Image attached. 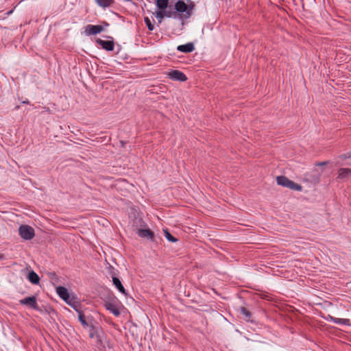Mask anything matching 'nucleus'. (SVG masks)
Wrapping results in <instances>:
<instances>
[{"label":"nucleus","mask_w":351,"mask_h":351,"mask_svg":"<svg viewBox=\"0 0 351 351\" xmlns=\"http://www.w3.org/2000/svg\"><path fill=\"white\" fill-rule=\"evenodd\" d=\"M350 178H351V169L341 168L339 170L337 178L346 180Z\"/></svg>","instance_id":"nucleus-9"},{"label":"nucleus","mask_w":351,"mask_h":351,"mask_svg":"<svg viewBox=\"0 0 351 351\" xmlns=\"http://www.w3.org/2000/svg\"><path fill=\"white\" fill-rule=\"evenodd\" d=\"M164 234L165 237L167 240H169L171 242H176L177 241V239H176L174 237H173L170 232L167 230V229L164 230Z\"/></svg>","instance_id":"nucleus-21"},{"label":"nucleus","mask_w":351,"mask_h":351,"mask_svg":"<svg viewBox=\"0 0 351 351\" xmlns=\"http://www.w3.org/2000/svg\"><path fill=\"white\" fill-rule=\"evenodd\" d=\"M78 318H79L80 322L84 326H88V324L85 319V317L82 313H79Z\"/></svg>","instance_id":"nucleus-25"},{"label":"nucleus","mask_w":351,"mask_h":351,"mask_svg":"<svg viewBox=\"0 0 351 351\" xmlns=\"http://www.w3.org/2000/svg\"><path fill=\"white\" fill-rule=\"evenodd\" d=\"M329 320L335 324L349 325L350 320L348 319L337 318L332 316H329Z\"/></svg>","instance_id":"nucleus-16"},{"label":"nucleus","mask_w":351,"mask_h":351,"mask_svg":"<svg viewBox=\"0 0 351 351\" xmlns=\"http://www.w3.org/2000/svg\"><path fill=\"white\" fill-rule=\"evenodd\" d=\"M23 104H29V101H28V100L23 101Z\"/></svg>","instance_id":"nucleus-28"},{"label":"nucleus","mask_w":351,"mask_h":351,"mask_svg":"<svg viewBox=\"0 0 351 351\" xmlns=\"http://www.w3.org/2000/svg\"><path fill=\"white\" fill-rule=\"evenodd\" d=\"M89 336L90 338H93L94 337V332H90V334H89Z\"/></svg>","instance_id":"nucleus-27"},{"label":"nucleus","mask_w":351,"mask_h":351,"mask_svg":"<svg viewBox=\"0 0 351 351\" xmlns=\"http://www.w3.org/2000/svg\"><path fill=\"white\" fill-rule=\"evenodd\" d=\"M103 30H104V27L100 25H88L86 27L85 32L88 36H90V35H96L97 34H99Z\"/></svg>","instance_id":"nucleus-8"},{"label":"nucleus","mask_w":351,"mask_h":351,"mask_svg":"<svg viewBox=\"0 0 351 351\" xmlns=\"http://www.w3.org/2000/svg\"><path fill=\"white\" fill-rule=\"evenodd\" d=\"M104 306L114 316L118 317L120 315L121 303L115 296L110 297L108 300H105Z\"/></svg>","instance_id":"nucleus-1"},{"label":"nucleus","mask_w":351,"mask_h":351,"mask_svg":"<svg viewBox=\"0 0 351 351\" xmlns=\"http://www.w3.org/2000/svg\"><path fill=\"white\" fill-rule=\"evenodd\" d=\"M3 258V256L2 254H0V260Z\"/></svg>","instance_id":"nucleus-29"},{"label":"nucleus","mask_w":351,"mask_h":351,"mask_svg":"<svg viewBox=\"0 0 351 351\" xmlns=\"http://www.w3.org/2000/svg\"><path fill=\"white\" fill-rule=\"evenodd\" d=\"M175 10L178 14H181L182 16H183V19H189V17H187L188 6L184 1L182 0H178L175 4Z\"/></svg>","instance_id":"nucleus-4"},{"label":"nucleus","mask_w":351,"mask_h":351,"mask_svg":"<svg viewBox=\"0 0 351 351\" xmlns=\"http://www.w3.org/2000/svg\"><path fill=\"white\" fill-rule=\"evenodd\" d=\"M240 312L245 317L247 321H250L251 318V313L245 307L240 308Z\"/></svg>","instance_id":"nucleus-20"},{"label":"nucleus","mask_w":351,"mask_h":351,"mask_svg":"<svg viewBox=\"0 0 351 351\" xmlns=\"http://www.w3.org/2000/svg\"><path fill=\"white\" fill-rule=\"evenodd\" d=\"M69 306L73 307L74 309L77 311L78 303L75 301L74 297H71L69 295V299L65 301Z\"/></svg>","instance_id":"nucleus-19"},{"label":"nucleus","mask_w":351,"mask_h":351,"mask_svg":"<svg viewBox=\"0 0 351 351\" xmlns=\"http://www.w3.org/2000/svg\"><path fill=\"white\" fill-rule=\"evenodd\" d=\"M155 16L158 19L159 23H160L162 22V19L165 17L163 11L156 12Z\"/></svg>","instance_id":"nucleus-24"},{"label":"nucleus","mask_w":351,"mask_h":351,"mask_svg":"<svg viewBox=\"0 0 351 351\" xmlns=\"http://www.w3.org/2000/svg\"><path fill=\"white\" fill-rule=\"evenodd\" d=\"M112 282L116 288L123 294L126 295L125 289L123 287L120 280L114 276H112Z\"/></svg>","instance_id":"nucleus-13"},{"label":"nucleus","mask_w":351,"mask_h":351,"mask_svg":"<svg viewBox=\"0 0 351 351\" xmlns=\"http://www.w3.org/2000/svg\"><path fill=\"white\" fill-rule=\"evenodd\" d=\"M28 280L34 285L39 283L40 278L34 271H30L28 274Z\"/></svg>","instance_id":"nucleus-17"},{"label":"nucleus","mask_w":351,"mask_h":351,"mask_svg":"<svg viewBox=\"0 0 351 351\" xmlns=\"http://www.w3.org/2000/svg\"><path fill=\"white\" fill-rule=\"evenodd\" d=\"M96 43L101 47L102 49L111 51L114 49V41L112 40H104L101 38H97L96 40Z\"/></svg>","instance_id":"nucleus-7"},{"label":"nucleus","mask_w":351,"mask_h":351,"mask_svg":"<svg viewBox=\"0 0 351 351\" xmlns=\"http://www.w3.org/2000/svg\"><path fill=\"white\" fill-rule=\"evenodd\" d=\"M144 21L149 30L152 31L154 29V25L152 23L150 19L148 17H145Z\"/></svg>","instance_id":"nucleus-22"},{"label":"nucleus","mask_w":351,"mask_h":351,"mask_svg":"<svg viewBox=\"0 0 351 351\" xmlns=\"http://www.w3.org/2000/svg\"><path fill=\"white\" fill-rule=\"evenodd\" d=\"M19 234L25 240H31L35 236L34 228L28 225L20 226Z\"/></svg>","instance_id":"nucleus-3"},{"label":"nucleus","mask_w":351,"mask_h":351,"mask_svg":"<svg viewBox=\"0 0 351 351\" xmlns=\"http://www.w3.org/2000/svg\"><path fill=\"white\" fill-rule=\"evenodd\" d=\"M163 12H164L165 16H166L167 18H171V17H173L174 19L178 18L180 20H183V16H182L181 14H178L177 13V12H176V11L164 10Z\"/></svg>","instance_id":"nucleus-15"},{"label":"nucleus","mask_w":351,"mask_h":351,"mask_svg":"<svg viewBox=\"0 0 351 351\" xmlns=\"http://www.w3.org/2000/svg\"><path fill=\"white\" fill-rule=\"evenodd\" d=\"M19 303L23 305L28 306L34 309L38 308V304L36 296H30L25 298L19 301Z\"/></svg>","instance_id":"nucleus-6"},{"label":"nucleus","mask_w":351,"mask_h":351,"mask_svg":"<svg viewBox=\"0 0 351 351\" xmlns=\"http://www.w3.org/2000/svg\"><path fill=\"white\" fill-rule=\"evenodd\" d=\"M168 76L171 80L179 82H185L187 80L185 74L178 70H173L168 73Z\"/></svg>","instance_id":"nucleus-5"},{"label":"nucleus","mask_w":351,"mask_h":351,"mask_svg":"<svg viewBox=\"0 0 351 351\" xmlns=\"http://www.w3.org/2000/svg\"><path fill=\"white\" fill-rule=\"evenodd\" d=\"M49 277H50V278L51 280H55L58 279V276H57V275L54 272L49 273Z\"/></svg>","instance_id":"nucleus-26"},{"label":"nucleus","mask_w":351,"mask_h":351,"mask_svg":"<svg viewBox=\"0 0 351 351\" xmlns=\"http://www.w3.org/2000/svg\"><path fill=\"white\" fill-rule=\"evenodd\" d=\"M188 6V16L187 17H189V19L191 16L192 15V13H193V10L195 7V3L193 2V1H191L189 5H187Z\"/></svg>","instance_id":"nucleus-23"},{"label":"nucleus","mask_w":351,"mask_h":351,"mask_svg":"<svg viewBox=\"0 0 351 351\" xmlns=\"http://www.w3.org/2000/svg\"><path fill=\"white\" fill-rule=\"evenodd\" d=\"M96 3L102 8L110 7L114 3V0H95Z\"/></svg>","instance_id":"nucleus-14"},{"label":"nucleus","mask_w":351,"mask_h":351,"mask_svg":"<svg viewBox=\"0 0 351 351\" xmlns=\"http://www.w3.org/2000/svg\"><path fill=\"white\" fill-rule=\"evenodd\" d=\"M177 49L183 53H190L192 52L194 49V45L192 43H189L185 45H181L178 46Z\"/></svg>","instance_id":"nucleus-11"},{"label":"nucleus","mask_w":351,"mask_h":351,"mask_svg":"<svg viewBox=\"0 0 351 351\" xmlns=\"http://www.w3.org/2000/svg\"><path fill=\"white\" fill-rule=\"evenodd\" d=\"M169 0H156V6L162 10H164L168 7Z\"/></svg>","instance_id":"nucleus-18"},{"label":"nucleus","mask_w":351,"mask_h":351,"mask_svg":"<svg viewBox=\"0 0 351 351\" xmlns=\"http://www.w3.org/2000/svg\"><path fill=\"white\" fill-rule=\"evenodd\" d=\"M154 232L149 229L138 230V235L142 238H148L152 239L154 237Z\"/></svg>","instance_id":"nucleus-12"},{"label":"nucleus","mask_w":351,"mask_h":351,"mask_svg":"<svg viewBox=\"0 0 351 351\" xmlns=\"http://www.w3.org/2000/svg\"><path fill=\"white\" fill-rule=\"evenodd\" d=\"M276 182L278 185L289 188L294 191H300L302 189V186L295 183L294 182L290 180L287 177L283 176H278L276 178Z\"/></svg>","instance_id":"nucleus-2"},{"label":"nucleus","mask_w":351,"mask_h":351,"mask_svg":"<svg viewBox=\"0 0 351 351\" xmlns=\"http://www.w3.org/2000/svg\"><path fill=\"white\" fill-rule=\"evenodd\" d=\"M56 293L64 301H66V300L69 299L68 290L64 287L60 286L56 287Z\"/></svg>","instance_id":"nucleus-10"}]
</instances>
